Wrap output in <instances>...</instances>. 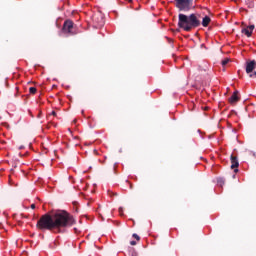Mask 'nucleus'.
I'll use <instances>...</instances> for the list:
<instances>
[{
    "instance_id": "f257e3e1",
    "label": "nucleus",
    "mask_w": 256,
    "mask_h": 256,
    "mask_svg": "<svg viewBox=\"0 0 256 256\" xmlns=\"http://www.w3.org/2000/svg\"><path fill=\"white\" fill-rule=\"evenodd\" d=\"M76 221L73 215L65 210H57L52 214L46 213L37 221L36 228L39 231H52V233H63L68 227H73Z\"/></svg>"
},
{
    "instance_id": "f03ea898",
    "label": "nucleus",
    "mask_w": 256,
    "mask_h": 256,
    "mask_svg": "<svg viewBox=\"0 0 256 256\" xmlns=\"http://www.w3.org/2000/svg\"><path fill=\"white\" fill-rule=\"evenodd\" d=\"M201 26V15L200 14H190L189 16L185 14L178 15V27L184 31H191L192 29H197Z\"/></svg>"
},
{
    "instance_id": "7ed1b4c3",
    "label": "nucleus",
    "mask_w": 256,
    "mask_h": 256,
    "mask_svg": "<svg viewBox=\"0 0 256 256\" xmlns=\"http://www.w3.org/2000/svg\"><path fill=\"white\" fill-rule=\"evenodd\" d=\"M176 7L179 11H191L193 7V0H175Z\"/></svg>"
},
{
    "instance_id": "20e7f679",
    "label": "nucleus",
    "mask_w": 256,
    "mask_h": 256,
    "mask_svg": "<svg viewBox=\"0 0 256 256\" xmlns=\"http://www.w3.org/2000/svg\"><path fill=\"white\" fill-rule=\"evenodd\" d=\"M62 32L67 35H77V32H75V23L71 20H66L63 24Z\"/></svg>"
},
{
    "instance_id": "39448f33",
    "label": "nucleus",
    "mask_w": 256,
    "mask_h": 256,
    "mask_svg": "<svg viewBox=\"0 0 256 256\" xmlns=\"http://www.w3.org/2000/svg\"><path fill=\"white\" fill-rule=\"evenodd\" d=\"M256 68V61H248L246 62V73L249 75L251 79H256V71L253 70Z\"/></svg>"
},
{
    "instance_id": "423d86ee",
    "label": "nucleus",
    "mask_w": 256,
    "mask_h": 256,
    "mask_svg": "<svg viewBox=\"0 0 256 256\" xmlns=\"http://www.w3.org/2000/svg\"><path fill=\"white\" fill-rule=\"evenodd\" d=\"M92 21L96 28L103 27V25H105V20L101 14H94L92 16Z\"/></svg>"
},
{
    "instance_id": "0eeeda50",
    "label": "nucleus",
    "mask_w": 256,
    "mask_h": 256,
    "mask_svg": "<svg viewBox=\"0 0 256 256\" xmlns=\"http://www.w3.org/2000/svg\"><path fill=\"white\" fill-rule=\"evenodd\" d=\"M230 161H231V169H234V173H239V160L237 159V156L231 155L230 156Z\"/></svg>"
},
{
    "instance_id": "6e6552de",
    "label": "nucleus",
    "mask_w": 256,
    "mask_h": 256,
    "mask_svg": "<svg viewBox=\"0 0 256 256\" xmlns=\"http://www.w3.org/2000/svg\"><path fill=\"white\" fill-rule=\"evenodd\" d=\"M238 93L237 91H235L232 96L229 98V103L231 105H235V103H237L239 101V96H238Z\"/></svg>"
},
{
    "instance_id": "1a4fd4ad",
    "label": "nucleus",
    "mask_w": 256,
    "mask_h": 256,
    "mask_svg": "<svg viewBox=\"0 0 256 256\" xmlns=\"http://www.w3.org/2000/svg\"><path fill=\"white\" fill-rule=\"evenodd\" d=\"M209 23H211V18L209 16H205L203 19H202V25L204 27H209Z\"/></svg>"
},
{
    "instance_id": "9d476101",
    "label": "nucleus",
    "mask_w": 256,
    "mask_h": 256,
    "mask_svg": "<svg viewBox=\"0 0 256 256\" xmlns=\"http://www.w3.org/2000/svg\"><path fill=\"white\" fill-rule=\"evenodd\" d=\"M242 33H244V35H246V37H251V35H253V33L250 31L249 28H243Z\"/></svg>"
},
{
    "instance_id": "9b49d317",
    "label": "nucleus",
    "mask_w": 256,
    "mask_h": 256,
    "mask_svg": "<svg viewBox=\"0 0 256 256\" xmlns=\"http://www.w3.org/2000/svg\"><path fill=\"white\" fill-rule=\"evenodd\" d=\"M246 5L249 7V9H253L255 7V1L247 0Z\"/></svg>"
},
{
    "instance_id": "f8f14e48",
    "label": "nucleus",
    "mask_w": 256,
    "mask_h": 256,
    "mask_svg": "<svg viewBox=\"0 0 256 256\" xmlns=\"http://www.w3.org/2000/svg\"><path fill=\"white\" fill-rule=\"evenodd\" d=\"M128 255L129 256H137V251H135V248H129Z\"/></svg>"
},
{
    "instance_id": "ddd939ff",
    "label": "nucleus",
    "mask_w": 256,
    "mask_h": 256,
    "mask_svg": "<svg viewBox=\"0 0 256 256\" xmlns=\"http://www.w3.org/2000/svg\"><path fill=\"white\" fill-rule=\"evenodd\" d=\"M29 93H30L31 95H35V93H37V88H35V87H30V88H29Z\"/></svg>"
},
{
    "instance_id": "4468645a",
    "label": "nucleus",
    "mask_w": 256,
    "mask_h": 256,
    "mask_svg": "<svg viewBox=\"0 0 256 256\" xmlns=\"http://www.w3.org/2000/svg\"><path fill=\"white\" fill-rule=\"evenodd\" d=\"M229 61H230L229 58H225L224 60H222L221 62L222 67H225V65H227Z\"/></svg>"
},
{
    "instance_id": "2eb2a0df",
    "label": "nucleus",
    "mask_w": 256,
    "mask_h": 256,
    "mask_svg": "<svg viewBox=\"0 0 256 256\" xmlns=\"http://www.w3.org/2000/svg\"><path fill=\"white\" fill-rule=\"evenodd\" d=\"M132 237L136 239V241H141V237H139L137 234H133Z\"/></svg>"
},
{
    "instance_id": "dca6fc26",
    "label": "nucleus",
    "mask_w": 256,
    "mask_h": 256,
    "mask_svg": "<svg viewBox=\"0 0 256 256\" xmlns=\"http://www.w3.org/2000/svg\"><path fill=\"white\" fill-rule=\"evenodd\" d=\"M247 28L251 31V33H253V30L255 29V25H250Z\"/></svg>"
},
{
    "instance_id": "f3484780",
    "label": "nucleus",
    "mask_w": 256,
    "mask_h": 256,
    "mask_svg": "<svg viewBox=\"0 0 256 256\" xmlns=\"http://www.w3.org/2000/svg\"><path fill=\"white\" fill-rule=\"evenodd\" d=\"M130 245H137V242L135 241V240H132L131 242H130Z\"/></svg>"
},
{
    "instance_id": "a211bd4d",
    "label": "nucleus",
    "mask_w": 256,
    "mask_h": 256,
    "mask_svg": "<svg viewBox=\"0 0 256 256\" xmlns=\"http://www.w3.org/2000/svg\"><path fill=\"white\" fill-rule=\"evenodd\" d=\"M51 115H53V117H57V112L52 111Z\"/></svg>"
},
{
    "instance_id": "6ab92c4d",
    "label": "nucleus",
    "mask_w": 256,
    "mask_h": 256,
    "mask_svg": "<svg viewBox=\"0 0 256 256\" xmlns=\"http://www.w3.org/2000/svg\"><path fill=\"white\" fill-rule=\"evenodd\" d=\"M31 209H35V204H31Z\"/></svg>"
},
{
    "instance_id": "aec40b11",
    "label": "nucleus",
    "mask_w": 256,
    "mask_h": 256,
    "mask_svg": "<svg viewBox=\"0 0 256 256\" xmlns=\"http://www.w3.org/2000/svg\"><path fill=\"white\" fill-rule=\"evenodd\" d=\"M119 211H120V213H122L123 212V208H119Z\"/></svg>"
},
{
    "instance_id": "412c9836",
    "label": "nucleus",
    "mask_w": 256,
    "mask_h": 256,
    "mask_svg": "<svg viewBox=\"0 0 256 256\" xmlns=\"http://www.w3.org/2000/svg\"><path fill=\"white\" fill-rule=\"evenodd\" d=\"M128 3H133V0H128Z\"/></svg>"
},
{
    "instance_id": "4be33fe9",
    "label": "nucleus",
    "mask_w": 256,
    "mask_h": 256,
    "mask_svg": "<svg viewBox=\"0 0 256 256\" xmlns=\"http://www.w3.org/2000/svg\"><path fill=\"white\" fill-rule=\"evenodd\" d=\"M207 109H209L208 107H205V111H207Z\"/></svg>"
}]
</instances>
